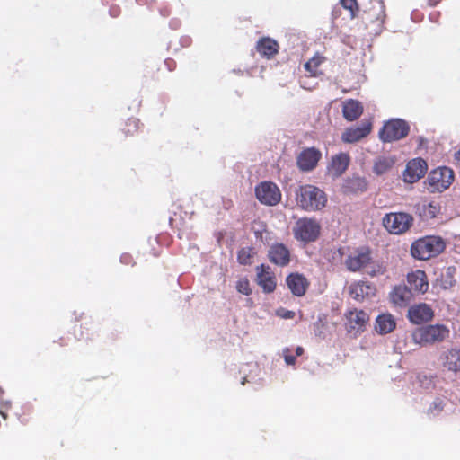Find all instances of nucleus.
<instances>
[{"mask_svg": "<svg viewBox=\"0 0 460 460\" xmlns=\"http://www.w3.org/2000/svg\"><path fill=\"white\" fill-rule=\"evenodd\" d=\"M396 327V322L394 317L389 314H382L378 315L376 319L375 330L379 334H387L392 332Z\"/></svg>", "mask_w": 460, "mask_h": 460, "instance_id": "obj_25", "label": "nucleus"}, {"mask_svg": "<svg viewBox=\"0 0 460 460\" xmlns=\"http://www.w3.org/2000/svg\"><path fill=\"white\" fill-rule=\"evenodd\" d=\"M449 329L444 324H429L417 328L412 332V340L420 345L442 342L448 338Z\"/></svg>", "mask_w": 460, "mask_h": 460, "instance_id": "obj_4", "label": "nucleus"}, {"mask_svg": "<svg viewBox=\"0 0 460 460\" xmlns=\"http://www.w3.org/2000/svg\"><path fill=\"white\" fill-rule=\"evenodd\" d=\"M386 19L385 5L383 0H370L369 5L364 10L362 20L372 35H379L384 29Z\"/></svg>", "mask_w": 460, "mask_h": 460, "instance_id": "obj_3", "label": "nucleus"}, {"mask_svg": "<svg viewBox=\"0 0 460 460\" xmlns=\"http://www.w3.org/2000/svg\"><path fill=\"white\" fill-rule=\"evenodd\" d=\"M255 194L261 203L275 206L281 200V192L279 187L271 181H264L255 188Z\"/></svg>", "mask_w": 460, "mask_h": 460, "instance_id": "obj_10", "label": "nucleus"}, {"mask_svg": "<svg viewBox=\"0 0 460 460\" xmlns=\"http://www.w3.org/2000/svg\"><path fill=\"white\" fill-rule=\"evenodd\" d=\"M346 328L349 332L358 334L365 331L369 321V315L361 309H352L345 313Z\"/></svg>", "mask_w": 460, "mask_h": 460, "instance_id": "obj_11", "label": "nucleus"}, {"mask_svg": "<svg viewBox=\"0 0 460 460\" xmlns=\"http://www.w3.org/2000/svg\"><path fill=\"white\" fill-rule=\"evenodd\" d=\"M371 130L372 123L370 121H364L360 126L346 128L341 135V140L344 143H355L367 137Z\"/></svg>", "mask_w": 460, "mask_h": 460, "instance_id": "obj_19", "label": "nucleus"}, {"mask_svg": "<svg viewBox=\"0 0 460 460\" xmlns=\"http://www.w3.org/2000/svg\"><path fill=\"white\" fill-rule=\"evenodd\" d=\"M120 261L121 263L125 264V265H134V259L132 257L131 254L129 253H123L121 256H120Z\"/></svg>", "mask_w": 460, "mask_h": 460, "instance_id": "obj_35", "label": "nucleus"}, {"mask_svg": "<svg viewBox=\"0 0 460 460\" xmlns=\"http://www.w3.org/2000/svg\"><path fill=\"white\" fill-rule=\"evenodd\" d=\"M407 282L411 288L424 294L429 289V281L424 270H416L407 274Z\"/></svg>", "mask_w": 460, "mask_h": 460, "instance_id": "obj_22", "label": "nucleus"}, {"mask_svg": "<svg viewBox=\"0 0 460 460\" xmlns=\"http://www.w3.org/2000/svg\"><path fill=\"white\" fill-rule=\"evenodd\" d=\"M288 352H289L288 349L284 350V359H285V362L288 365H295V363H296V357L293 356V355L288 354Z\"/></svg>", "mask_w": 460, "mask_h": 460, "instance_id": "obj_36", "label": "nucleus"}, {"mask_svg": "<svg viewBox=\"0 0 460 460\" xmlns=\"http://www.w3.org/2000/svg\"><path fill=\"white\" fill-rule=\"evenodd\" d=\"M299 208L305 211H317L325 207L327 197L319 188L306 184L300 186L296 195Z\"/></svg>", "mask_w": 460, "mask_h": 460, "instance_id": "obj_1", "label": "nucleus"}, {"mask_svg": "<svg viewBox=\"0 0 460 460\" xmlns=\"http://www.w3.org/2000/svg\"><path fill=\"white\" fill-rule=\"evenodd\" d=\"M394 160L391 158L383 157L376 162L374 170L377 174H382L392 168Z\"/></svg>", "mask_w": 460, "mask_h": 460, "instance_id": "obj_31", "label": "nucleus"}, {"mask_svg": "<svg viewBox=\"0 0 460 460\" xmlns=\"http://www.w3.org/2000/svg\"><path fill=\"white\" fill-rule=\"evenodd\" d=\"M321 158L322 153L319 149L315 147H306L297 155L296 164L302 172H309L317 166Z\"/></svg>", "mask_w": 460, "mask_h": 460, "instance_id": "obj_12", "label": "nucleus"}, {"mask_svg": "<svg viewBox=\"0 0 460 460\" xmlns=\"http://www.w3.org/2000/svg\"><path fill=\"white\" fill-rule=\"evenodd\" d=\"M410 126L402 119H392L386 121L379 131V138L383 142H394L408 136Z\"/></svg>", "mask_w": 460, "mask_h": 460, "instance_id": "obj_8", "label": "nucleus"}, {"mask_svg": "<svg viewBox=\"0 0 460 460\" xmlns=\"http://www.w3.org/2000/svg\"><path fill=\"white\" fill-rule=\"evenodd\" d=\"M389 296L392 304L401 308L408 306L413 298L411 289L402 285L394 287Z\"/></svg>", "mask_w": 460, "mask_h": 460, "instance_id": "obj_20", "label": "nucleus"}, {"mask_svg": "<svg viewBox=\"0 0 460 460\" xmlns=\"http://www.w3.org/2000/svg\"><path fill=\"white\" fill-rule=\"evenodd\" d=\"M82 329H83V325H82V324H80V325L78 326V331H79V332H80V333H79V334H77V326H75V334L76 338H77L78 340H82V339H89L88 334H87L86 336H84V332H83V330H82Z\"/></svg>", "mask_w": 460, "mask_h": 460, "instance_id": "obj_37", "label": "nucleus"}, {"mask_svg": "<svg viewBox=\"0 0 460 460\" xmlns=\"http://www.w3.org/2000/svg\"><path fill=\"white\" fill-rule=\"evenodd\" d=\"M455 158L460 164V150L456 153Z\"/></svg>", "mask_w": 460, "mask_h": 460, "instance_id": "obj_44", "label": "nucleus"}, {"mask_svg": "<svg viewBox=\"0 0 460 460\" xmlns=\"http://www.w3.org/2000/svg\"><path fill=\"white\" fill-rule=\"evenodd\" d=\"M428 169L427 163L422 158H415L408 162L403 172L404 181L410 183L418 181L424 176Z\"/></svg>", "mask_w": 460, "mask_h": 460, "instance_id": "obj_15", "label": "nucleus"}, {"mask_svg": "<svg viewBox=\"0 0 460 460\" xmlns=\"http://www.w3.org/2000/svg\"><path fill=\"white\" fill-rule=\"evenodd\" d=\"M293 234L295 239L299 242L314 243L321 234V225L315 218H299L293 227Z\"/></svg>", "mask_w": 460, "mask_h": 460, "instance_id": "obj_5", "label": "nucleus"}, {"mask_svg": "<svg viewBox=\"0 0 460 460\" xmlns=\"http://www.w3.org/2000/svg\"><path fill=\"white\" fill-rule=\"evenodd\" d=\"M245 384V378H243V382H242V385H244Z\"/></svg>", "mask_w": 460, "mask_h": 460, "instance_id": "obj_49", "label": "nucleus"}, {"mask_svg": "<svg viewBox=\"0 0 460 460\" xmlns=\"http://www.w3.org/2000/svg\"><path fill=\"white\" fill-rule=\"evenodd\" d=\"M419 215L424 220L435 218L441 210V206L438 201H430L419 205L417 208Z\"/></svg>", "mask_w": 460, "mask_h": 460, "instance_id": "obj_27", "label": "nucleus"}, {"mask_svg": "<svg viewBox=\"0 0 460 460\" xmlns=\"http://www.w3.org/2000/svg\"><path fill=\"white\" fill-rule=\"evenodd\" d=\"M0 414L3 416L4 419L7 418V415L0 411Z\"/></svg>", "mask_w": 460, "mask_h": 460, "instance_id": "obj_48", "label": "nucleus"}, {"mask_svg": "<svg viewBox=\"0 0 460 460\" xmlns=\"http://www.w3.org/2000/svg\"><path fill=\"white\" fill-rule=\"evenodd\" d=\"M349 295L354 300L362 302L376 295V287L367 281H355L349 287Z\"/></svg>", "mask_w": 460, "mask_h": 460, "instance_id": "obj_18", "label": "nucleus"}, {"mask_svg": "<svg viewBox=\"0 0 460 460\" xmlns=\"http://www.w3.org/2000/svg\"><path fill=\"white\" fill-rule=\"evenodd\" d=\"M279 49V43L270 37L260 39L256 44L258 53L268 59L273 58L278 54Z\"/></svg>", "mask_w": 460, "mask_h": 460, "instance_id": "obj_23", "label": "nucleus"}, {"mask_svg": "<svg viewBox=\"0 0 460 460\" xmlns=\"http://www.w3.org/2000/svg\"><path fill=\"white\" fill-rule=\"evenodd\" d=\"M254 255L252 247H243L238 252L237 261L242 265H250Z\"/></svg>", "mask_w": 460, "mask_h": 460, "instance_id": "obj_30", "label": "nucleus"}, {"mask_svg": "<svg viewBox=\"0 0 460 460\" xmlns=\"http://www.w3.org/2000/svg\"><path fill=\"white\" fill-rule=\"evenodd\" d=\"M164 63L170 71H172L176 67V63L173 59H166Z\"/></svg>", "mask_w": 460, "mask_h": 460, "instance_id": "obj_39", "label": "nucleus"}, {"mask_svg": "<svg viewBox=\"0 0 460 460\" xmlns=\"http://www.w3.org/2000/svg\"><path fill=\"white\" fill-rule=\"evenodd\" d=\"M367 273L368 274H371V275H375V270H367Z\"/></svg>", "mask_w": 460, "mask_h": 460, "instance_id": "obj_47", "label": "nucleus"}, {"mask_svg": "<svg viewBox=\"0 0 460 460\" xmlns=\"http://www.w3.org/2000/svg\"><path fill=\"white\" fill-rule=\"evenodd\" d=\"M236 289L239 293L249 296L252 294V288L248 279H240L236 283Z\"/></svg>", "mask_w": 460, "mask_h": 460, "instance_id": "obj_33", "label": "nucleus"}, {"mask_svg": "<svg viewBox=\"0 0 460 460\" xmlns=\"http://www.w3.org/2000/svg\"><path fill=\"white\" fill-rule=\"evenodd\" d=\"M413 217L405 212H391L383 217L384 227L393 234H402L413 225Z\"/></svg>", "mask_w": 460, "mask_h": 460, "instance_id": "obj_7", "label": "nucleus"}, {"mask_svg": "<svg viewBox=\"0 0 460 460\" xmlns=\"http://www.w3.org/2000/svg\"><path fill=\"white\" fill-rule=\"evenodd\" d=\"M310 76H308V75H305L304 76H301L300 79H299V83H300V85L301 87H303L304 89H306V90H313L315 88V84H310L309 82H307V79L309 78Z\"/></svg>", "mask_w": 460, "mask_h": 460, "instance_id": "obj_34", "label": "nucleus"}, {"mask_svg": "<svg viewBox=\"0 0 460 460\" xmlns=\"http://www.w3.org/2000/svg\"><path fill=\"white\" fill-rule=\"evenodd\" d=\"M282 318L292 319L295 316V312L289 310H284L283 314H279Z\"/></svg>", "mask_w": 460, "mask_h": 460, "instance_id": "obj_38", "label": "nucleus"}, {"mask_svg": "<svg viewBox=\"0 0 460 460\" xmlns=\"http://www.w3.org/2000/svg\"><path fill=\"white\" fill-rule=\"evenodd\" d=\"M349 161V155L346 153H341L332 156L328 166V172L333 177L341 176L348 169Z\"/></svg>", "mask_w": 460, "mask_h": 460, "instance_id": "obj_24", "label": "nucleus"}, {"mask_svg": "<svg viewBox=\"0 0 460 460\" xmlns=\"http://www.w3.org/2000/svg\"><path fill=\"white\" fill-rule=\"evenodd\" d=\"M442 0H425L426 4L429 7H434L438 4Z\"/></svg>", "mask_w": 460, "mask_h": 460, "instance_id": "obj_41", "label": "nucleus"}, {"mask_svg": "<svg viewBox=\"0 0 460 460\" xmlns=\"http://www.w3.org/2000/svg\"><path fill=\"white\" fill-rule=\"evenodd\" d=\"M269 261L279 267H286L291 261L290 250L282 243H274L268 250Z\"/></svg>", "mask_w": 460, "mask_h": 460, "instance_id": "obj_13", "label": "nucleus"}, {"mask_svg": "<svg viewBox=\"0 0 460 460\" xmlns=\"http://www.w3.org/2000/svg\"><path fill=\"white\" fill-rule=\"evenodd\" d=\"M372 263L371 252L367 247H359L350 252L344 260L346 269L357 272L367 269Z\"/></svg>", "mask_w": 460, "mask_h": 460, "instance_id": "obj_9", "label": "nucleus"}, {"mask_svg": "<svg viewBox=\"0 0 460 460\" xmlns=\"http://www.w3.org/2000/svg\"><path fill=\"white\" fill-rule=\"evenodd\" d=\"M286 284L293 296L301 297L305 295L310 282L301 273L292 272L286 278Z\"/></svg>", "mask_w": 460, "mask_h": 460, "instance_id": "obj_16", "label": "nucleus"}, {"mask_svg": "<svg viewBox=\"0 0 460 460\" xmlns=\"http://www.w3.org/2000/svg\"><path fill=\"white\" fill-rule=\"evenodd\" d=\"M341 4L343 8L349 11L351 19H354L357 16L359 10L357 0H341Z\"/></svg>", "mask_w": 460, "mask_h": 460, "instance_id": "obj_32", "label": "nucleus"}, {"mask_svg": "<svg viewBox=\"0 0 460 460\" xmlns=\"http://www.w3.org/2000/svg\"><path fill=\"white\" fill-rule=\"evenodd\" d=\"M303 352H304V349H303L302 347H297V348L296 349V356H301V355L303 354Z\"/></svg>", "mask_w": 460, "mask_h": 460, "instance_id": "obj_43", "label": "nucleus"}, {"mask_svg": "<svg viewBox=\"0 0 460 460\" xmlns=\"http://www.w3.org/2000/svg\"><path fill=\"white\" fill-rule=\"evenodd\" d=\"M160 13H161V14H162L164 17H167V16H169V15H170V13H171V12H170V9H169V8L164 7V8H163V9H161V10H160Z\"/></svg>", "mask_w": 460, "mask_h": 460, "instance_id": "obj_42", "label": "nucleus"}, {"mask_svg": "<svg viewBox=\"0 0 460 460\" xmlns=\"http://www.w3.org/2000/svg\"><path fill=\"white\" fill-rule=\"evenodd\" d=\"M363 113V106L361 103L353 99H349L343 103L342 114L348 121L358 119Z\"/></svg>", "mask_w": 460, "mask_h": 460, "instance_id": "obj_26", "label": "nucleus"}, {"mask_svg": "<svg viewBox=\"0 0 460 460\" xmlns=\"http://www.w3.org/2000/svg\"><path fill=\"white\" fill-rule=\"evenodd\" d=\"M446 248V243L441 237L425 236L413 242L411 245V255L421 261L436 257Z\"/></svg>", "mask_w": 460, "mask_h": 460, "instance_id": "obj_2", "label": "nucleus"}, {"mask_svg": "<svg viewBox=\"0 0 460 460\" xmlns=\"http://www.w3.org/2000/svg\"><path fill=\"white\" fill-rule=\"evenodd\" d=\"M140 128V120L137 118H129L121 128L123 135L128 137L135 136Z\"/></svg>", "mask_w": 460, "mask_h": 460, "instance_id": "obj_29", "label": "nucleus"}, {"mask_svg": "<svg viewBox=\"0 0 460 460\" xmlns=\"http://www.w3.org/2000/svg\"><path fill=\"white\" fill-rule=\"evenodd\" d=\"M454 181V172L448 167H438L431 171L425 181L427 190L431 192H442L449 188Z\"/></svg>", "mask_w": 460, "mask_h": 460, "instance_id": "obj_6", "label": "nucleus"}, {"mask_svg": "<svg viewBox=\"0 0 460 460\" xmlns=\"http://www.w3.org/2000/svg\"><path fill=\"white\" fill-rule=\"evenodd\" d=\"M257 284L264 293L270 294L275 291L277 287L276 277L270 266L261 264L256 267Z\"/></svg>", "mask_w": 460, "mask_h": 460, "instance_id": "obj_14", "label": "nucleus"}, {"mask_svg": "<svg viewBox=\"0 0 460 460\" xmlns=\"http://www.w3.org/2000/svg\"><path fill=\"white\" fill-rule=\"evenodd\" d=\"M110 13L112 17H117L120 13V9L118 6H113L110 9Z\"/></svg>", "mask_w": 460, "mask_h": 460, "instance_id": "obj_40", "label": "nucleus"}, {"mask_svg": "<svg viewBox=\"0 0 460 460\" xmlns=\"http://www.w3.org/2000/svg\"><path fill=\"white\" fill-rule=\"evenodd\" d=\"M255 236H256V238L262 239V233L260 232V231H256L255 232Z\"/></svg>", "mask_w": 460, "mask_h": 460, "instance_id": "obj_45", "label": "nucleus"}, {"mask_svg": "<svg viewBox=\"0 0 460 460\" xmlns=\"http://www.w3.org/2000/svg\"><path fill=\"white\" fill-rule=\"evenodd\" d=\"M407 316L410 322L415 324H421L431 321L434 317V312L430 305L420 303L409 308Z\"/></svg>", "mask_w": 460, "mask_h": 460, "instance_id": "obj_17", "label": "nucleus"}, {"mask_svg": "<svg viewBox=\"0 0 460 460\" xmlns=\"http://www.w3.org/2000/svg\"><path fill=\"white\" fill-rule=\"evenodd\" d=\"M442 366L449 372L460 373V348L447 349L441 356Z\"/></svg>", "mask_w": 460, "mask_h": 460, "instance_id": "obj_21", "label": "nucleus"}, {"mask_svg": "<svg viewBox=\"0 0 460 460\" xmlns=\"http://www.w3.org/2000/svg\"><path fill=\"white\" fill-rule=\"evenodd\" d=\"M338 253H339V255H340L341 257H342V256H343V254H344L343 249H342V248L338 249Z\"/></svg>", "mask_w": 460, "mask_h": 460, "instance_id": "obj_46", "label": "nucleus"}, {"mask_svg": "<svg viewBox=\"0 0 460 460\" xmlns=\"http://www.w3.org/2000/svg\"><path fill=\"white\" fill-rule=\"evenodd\" d=\"M324 57L319 55L318 53L315 54L304 65L306 75L313 77L318 76L321 74L319 67L324 62Z\"/></svg>", "mask_w": 460, "mask_h": 460, "instance_id": "obj_28", "label": "nucleus"}]
</instances>
